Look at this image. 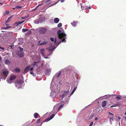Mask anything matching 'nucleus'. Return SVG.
<instances>
[{"label":"nucleus","mask_w":126,"mask_h":126,"mask_svg":"<svg viewBox=\"0 0 126 126\" xmlns=\"http://www.w3.org/2000/svg\"><path fill=\"white\" fill-rule=\"evenodd\" d=\"M47 49L49 51H51L53 49V48H51L50 47L48 48H47Z\"/></svg>","instance_id":"a878e982"},{"label":"nucleus","mask_w":126,"mask_h":126,"mask_svg":"<svg viewBox=\"0 0 126 126\" xmlns=\"http://www.w3.org/2000/svg\"><path fill=\"white\" fill-rule=\"evenodd\" d=\"M93 124V122H92L89 125V126H92V125Z\"/></svg>","instance_id":"79ce46f5"},{"label":"nucleus","mask_w":126,"mask_h":126,"mask_svg":"<svg viewBox=\"0 0 126 126\" xmlns=\"http://www.w3.org/2000/svg\"><path fill=\"white\" fill-rule=\"evenodd\" d=\"M36 62H34V63L32 65L33 66H36L37 67L38 66V65L37 64H36Z\"/></svg>","instance_id":"473e14b6"},{"label":"nucleus","mask_w":126,"mask_h":126,"mask_svg":"<svg viewBox=\"0 0 126 126\" xmlns=\"http://www.w3.org/2000/svg\"><path fill=\"white\" fill-rule=\"evenodd\" d=\"M61 74V72H59V73L58 74V75L57 76V78H58V77L60 76V75Z\"/></svg>","instance_id":"ea45409f"},{"label":"nucleus","mask_w":126,"mask_h":126,"mask_svg":"<svg viewBox=\"0 0 126 126\" xmlns=\"http://www.w3.org/2000/svg\"><path fill=\"white\" fill-rule=\"evenodd\" d=\"M47 30V29L46 28L44 27H42L40 28L39 32L41 33L44 34L46 33Z\"/></svg>","instance_id":"7ed1b4c3"},{"label":"nucleus","mask_w":126,"mask_h":126,"mask_svg":"<svg viewBox=\"0 0 126 126\" xmlns=\"http://www.w3.org/2000/svg\"><path fill=\"white\" fill-rule=\"evenodd\" d=\"M113 117H110V121L111 124H112V122L113 121Z\"/></svg>","instance_id":"393cba45"},{"label":"nucleus","mask_w":126,"mask_h":126,"mask_svg":"<svg viewBox=\"0 0 126 126\" xmlns=\"http://www.w3.org/2000/svg\"><path fill=\"white\" fill-rule=\"evenodd\" d=\"M15 70L17 72H20V70L19 68H16Z\"/></svg>","instance_id":"dca6fc26"},{"label":"nucleus","mask_w":126,"mask_h":126,"mask_svg":"<svg viewBox=\"0 0 126 126\" xmlns=\"http://www.w3.org/2000/svg\"><path fill=\"white\" fill-rule=\"evenodd\" d=\"M107 103V101H103L102 102V106L103 108H104L105 107L106 104Z\"/></svg>","instance_id":"9d476101"},{"label":"nucleus","mask_w":126,"mask_h":126,"mask_svg":"<svg viewBox=\"0 0 126 126\" xmlns=\"http://www.w3.org/2000/svg\"><path fill=\"white\" fill-rule=\"evenodd\" d=\"M54 43L55 44L56 43V38H55Z\"/></svg>","instance_id":"a18cd8bd"},{"label":"nucleus","mask_w":126,"mask_h":126,"mask_svg":"<svg viewBox=\"0 0 126 126\" xmlns=\"http://www.w3.org/2000/svg\"><path fill=\"white\" fill-rule=\"evenodd\" d=\"M1 49L2 50H4V48L3 47H2L1 48Z\"/></svg>","instance_id":"6e6d98bb"},{"label":"nucleus","mask_w":126,"mask_h":126,"mask_svg":"<svg viewBox=\"0 0 126 126\" xmlns=\"http://www.w3.org/2000/svg\"><path fill=\"white\" fill-rule=\"evenodd\" d=\"M5 25L7 27L9 25V24H7V23H6V22Z\"/></svg>","instance_id":"8fccbe9b"},{"label":"nucleus","mask_w":126,"mask_h":126,"mask_svg":"<svg viewBox=\"0 0 126 126\" xmlns=\"http://www.w3.org/2000/svg\"><path fill=\"white\" fill-rule=\"evenodd\" d=\"M98 118L97 117H96V118H95V121H96V120H98Z\"/></svg>","instance_id":"864d4df0"},{"label":"nucleus","mask_w":126,"mask_h":126,"mask_svg":"<svg viewBox=\"0 0 126 126\" xmlns=\"http://www.w3.org/2000/svg\"><path fill=\"white\" fill-rule=\"evenodd\" d=\"M0 126H3V125H0Z\"/></svg>","instance_id":"680f3d73"},{"label":"nucleus","mask_w":126,"mask_h":126,"mask_svg":"<svg viewBox=\"0 0 126 126\" xmlns=\"http://www.w3.org/2000/svg\"><path fill=\"white\" fill-rule=\"evenodd\" d=\"M30 65L26 67L24 70V71L25 73H26L28 72V71L29 70L30 68Z\"/></svg>","instance_id":"6e6552de"},{"label":"nucleus","mask_w":126,"mask_h":126,"mask_svg":"<svg viewBox=\"0 0 126 126\" xmlns=\"http://www.w3.org/2000/svg\"><path fill=\"white\" fill-rule=\"evenodd\" d=\"M14 47V46L13 45H11L10 46V48L11 49H13V47Z\"/></svg>","instance_id":"49530a36"},{"label":"nucleus","mask_w":126,"mask_h":126,"mask_svg":"<svg viewBox=\"0 0 126 126\" xmlns=\"http://www.w3.org/2000/svg\"><path fill=\"white\" fill-rule=\"evenodd\" d=\"M116 107L117 106H119L120 105V103L119 102H118L116 103V104H115Z\"/></svg>","instance_id":"e433bc0d"},{"label":"nucleus","mask_w":126,"mask_h":126,"mask_svg":"<svg viewBox=\"0 0 126 126\" xmlns=\"http://www.w3.org/2000/svg\"><path fill=\"white\" fill-rule=\"evenodd\" d=\"M54 21L55 23H57L59 21V19L58 18H55L54 19Z\"/></svg>","instance_id":"9b49d317"},{"label":"nucleus","mask_w":126,"mask_h":126,"mask_svg":"<svg viewBox=\"0 0 126 126\" xmlns=\"http://www.w3.org/2000/svg\"><path fill=\"white\" fill-rule=\"evenodd\" d=\"M50 72V70L49 69H48L46 70L45 71V73L46 75L48 74Z\"/></svg>","instance_id":"2eb2a0df"},{"label":"nucleus","mask_w":126,"mask_h":126,"mask_svg":"<svg viewBox=\"0 0 126 126\" xmlns=\"http://www.w3.org/2000/svg\"><path fill=\"white\" fill-rule=\"evenodd\" d=\"M23 83V82L21 80H17L16 82H15L16 87H17L18 85H21Z\"/></svg>","instance_id":"20e7f679"},{"label":"nucleus","mask_w":126,"mask_h":126,"mask_svg":"<svg viewBox=\"0 0 126 126\" xmlns=\"http://www.w3.org/2000/svg\"><path fill=\"white\" fill-rule=\"evenodd\" d=\"M3 3L1 2H0V5H3Z\"/></svg>","instance_id":"5fc2aeb1"},{"label":"nucleus","mask_w":126,"mask_h":126,"mask_svg":"<svg viewBox=\"0 0 126 126\" xmlns=\"http://www.w3.org/2000/svg\"><path fill=\"white\" fill-rule=\"evenodd\" d=\"M118 119H119V120H120V119L121 118H120V117H118Z\"/></svg>","instance_id":"4d7b16f0"},{"label":"nucleus","mask_w":126,"mask_h":126,"mask_svg":"<svg viewBox=\"0 0 126 126\" xmlns=\"http://www.w3.org/2000/svg\"><path fill=\"white\" fill-rule=\"evenodd\" d=\"M9 11H6L5 13H4V15H7L9 14Z\"/></svg>","instance_id":"f704fd0d"},{"label":"nucleus","mask_w":126,"mask_h":126,"mask_svg":"<svg viewBox=\"0 0 126 126\" xmlns=\"http://www.w3.org/2000/svg\"><path fill=\"white\" fill-rule=\"evenodd\" d=\"M33 67H32L30 69V71H32V70H33Z\"/></svg>","instance_id":"09e8293b"},{"label":"nucleus","mask_w":126,"mask_h":126,"mask_svg":"<svg viewBox=\"0 0 126 126\" xmlns=\"http://www.w3.org/2000/svg\"><path fill=\"white\" fill-rule=\"evenodd\" d=\"M29 30L28 29H22V32H24Z\"/></svg>","instance_id":"412c9836"},{"label":"nucleus","mask_w":126,"mask_h":126,"mask_svg":"<svg viewBox=\"0 0 126 126\" xmlns=\"http://www.w3.org/2000/svg\"><path fill=\"white\" fill-rule=\"evenodd\" d=\"M70 85H68L66 86L67 89L69 91V90L70 89Z\"/></svg>","instance_id":"2f4dec72"},{"label":"nucleus","mask_w":126,"mask_h":126,"mask_svg":"<svg viewBox=\"0 0 126 126\" xmlns=\"http://www.w3.org/2000/svg\"><path fill=\"white\" fill-rule=\"evenodd\" d=\"M41 41H39L38 42V44H39V45L41 46L46 45L47 44V41H45L43 42H42L40 43Z\"/></svg>","instance_id":"0eeeda50"},{"label":"nucleus","mask_w":126,"mask_h":126,"mask_svg":"<svg viewBox=\"0 0 126 126\" xmlns=\"http://www.w3.org/2000/svg\"><path fill=\"white\" fill-rule=\"evenodd\" d=\"M63 105L62 104V105H60L59 107L58 110H59L61 108L63 107Z\"/></svg>","instance_id":"c756f323"},{"label":"nucleus","mask_w":126,"mask_h":126,"mask_svg":"<svg viewBox=\"0 0 126 126\" xmlns=\"http://www.w3.org/2000/svg\"><path fill=\"white\" fill-rule=\"evenodd\" d=\"M10 21L11 20L10 17L7 20V21H6V23H7L9 22H10Z\"/></svg>","instance_id":"72a5a7b5"},{"label":"nucleus","mask_w":126,"mask_h":126,"mask_svg":"<svg viewBox=\"0 0 126 126\" xmlns=\"http://www.w3.org/2000/svg\"><path fill=\"white\" fill-rule=\"evenodd\" d=\"M43 5V4H39L37 7V8L38 7H39L41 6L42 5Z\"/></svg>","instance_id":"de8ad7c7"},{"label":"nucleus","mask_w":126,"mask_h":126,"mask_svg":"<svg viewBox=\"0 0 126 126\" xmlns=\"http://www.w3.org/2000/svg\"><path fill=\"white\" fill-rule=\"evenodd\" d=\"M62 26V24L61 23H59L57 25V27L59 28H60Z\"/></svg>","instance_id":"bb28decb"},{"label":"nucleus","mask_w":126,"mask_h":126,"mask_svg":"<svg viewBox=\"0 0 126 126\" xmlns=\"http://www.w3.org/2000/svg\"><path fill=\"white\" fill-rule=\"evenodd\" d=\"M61 41H60V42H58L57 44H58V45H59L61 43Z\"/></svg>","instance_id":"603ef678"},{"label":"nucleus","mask_w":126,"mask_h":126,"mask_svg":"<svg viewBox=\"0 0 126 126\" xmlns=\"http://www.w3.org/2000/svg\"><path fill=\"white\" fill-rule=\"evenodd\" d=\"M24 21H22L20 22H16L14 24L15 25H16V26H17L18 25L21 24L23 23Z\"/></svg>","instance_id":"f8f14e48"},{"label":"nucleus","mask_w":126,"mask_h":126,"mask_svg":"<svg viewBox=\"0 0 126 126\" xmlns=\"http://www.w3.org/2000/svg\"><path fill=\"white\" fill-rule=\"evenodd\" d=\"M51 119H50V118L49 117H48L45 120V121L47 122L49 121Z\"/></svg>","instance_id":"7c9ffc66"},{"label":"nucleus","mask_w":126,"mask_h":126,"mask_svg":"<svg viewBox=\"0 0 126 126\" xmlns=\"http://www.w3.org/2000/svg\"><path fill=\"white\" fill-rule=\"evenodd\" d=\"M30 73L33 76H35V75L34 74V73L32 71H30Z\"/></svg>","instance_id":"c85d7f7f"},{"label":"nucleus","mask_w":126,"mask_h":126,"mask_svg":"<svg viewBox=\"0 0 126 126\" xmlns=\"http://www.w3.org/2000/svg\"><path fill=\"white\" fill-rule=\"evenodd\" d=\"M39 115L37 113H34V116L35 118H37V117Z\"/></svg>","instance_id":"a211bd4d"},{"label":"nucleus","mask_w":126,"mask_h":126,"mask_svg":"<svg viewBox=\"0 0 126 126\" xmlns=\"http://www.w3.org/2000/svg\"><path fill=\"white\" fill-rule=\"evenodd\" d=\"M55 115L54 114H52L49 117L50 118V119H51L54 117Z\"/></svg>","instance_id":"4be33fe9"},{"label":"nucleus","mask_w":126,"mask_h":126,"mask_svg":"<svg viewBox=\"0 0 126 126\" xmlns=\"http://www.w3.org/2000/svg\"><path fill=\"white\" fill-rule=\"evenodd\" d=\"M21 85H18L17 86V87H16L18 89V88H19L20 87H21Z\"/></svg>","instance_id":"37998d69"},{"label":"nucleus","mask_w":126,"mask_h":126,"mask_svg":"<svg viewBox=\"0 0 126 126\" xmlns=\"http://www.w3.org/2000/svg\"><path fill=\"white\" fill-rule=\"evenodd\" d=\"M116 99L117 100H119L121 99V97L119 96H117L116 97Z\"/></svg>","instance_id":"c9c22d12"},{"label":"nucleus","mask_w":126,"mask_h":126,"mask_svg":"<svg viewBox=\"0 0 126 126\" xmlns=\"http://www.w3.org/2000/svg\"><path fill=\"white\" fill-rule=\"evenodd\" d=\"M116 107V105H115V104L114 105H112L111 106H110L111 108L113 107Z\"/></svg>","instance_id":"a19ab883"},{"label":"nucleus","mask_w":126,"mask_h":126,"mask_svg":"<svg viewBox=\"0 0 126 126\" xmlns=\"http://www.w3.org/2000/svg\"><path fill=\"white\" fill-rule=\"evenodd\" d=\"M1 47L0 46V48L1 49Z\"/></svg>","instance_id":"e2e57ef3"},{"label":"nucleus","mask_w":126,"mask_h":126,"mask_svg":"<svg viewBox=\"0 0 126 126\" xmlns=\"http://www.w3.org/2000/svg\"><path fill=\"white\" fill-rule=\"evenodd\" d=\"M16 78V76L14 75H12L11 76L9 79L7 80V82L9 83H11L12 82V81L14 80Z\"/></svg>","instance_id":"f03ea898"},{"label":"nucleus","mask_w":126,"mask_h":126,"mask_svg":"<svg viewBox=\"0 0 126 126\" xmlns=\"http://www.w3.org/2000/svg\"><path fill=\"white\" fill-rule=\"evenodd\" d=\"M44 49H42L40 50V52L41 54L43 56H44L45 55V53L44 52Z\"/></svg>","instance_id":"ddd939ff"},{"label":"nucleus","mask_w":126,"mask_h":126,"mask_svg":"<svg viewBox=\"0 0 126 126\" xmlns=\"http://www.w3.org/2000/svg\"><path fill=\"white\" fill-rule=\"evenodd\" d=\"M1 58L0 57V61H1Z\"/></svg>","instance_id":"13d9d810"},{"label":"nucleus","mask_w":126,"mask_h":126,"mask_svg":"<svg viewBox=\"0 0 126 126\" xmlns=\"http://www.w3.org/2000/svg\"><path fill=\"white\" fill-rule=\"evenodd\" d=\"M124 114L126 115V111L125 113Z\"/></svg>","instance_id":"052dcab7"},{"label":"nucleus","mask_w":126,"mask_h":126,"mask_svg":"<svg viewBox=\"0 0 126 126\" xmlns=\"http://www.w3.org/2000/svg\"><path fill=\"white\" fill-rule=\"evenodd\" d=\"M76 87H75L74 88L73 90L72 91L70 95H71L73 94V93H74V92H75V91L76 90Z\"/></svg>","instance_id":"aec40b11"},{"label":"nucleus","mask_w":126,"mask_h":126,"mask_svg":"<svg viewBox=\"0 0 126 126\" xmlns=\"http://www.w3.org/2000/svg\"><path fill=\"white\" fill-rule=\"evenodd\" d=\"M20 57H22L24 56L23 53L21 52H19L17 54Z\"/></svg>","instance_id":"1a4fd4ad"},{"label":"nucleus","mask_w":126,"mask_h":126,"mask_svg":"<svg viewBox=\"0 0 126 126\" xmlns=\"http://www.w3.org/2000/svg\"><path fill=\"white\" fill-rule=\"evenodd\" d=\"M50 39L51 40V41L52 42H53L54 41V39L53 38H50Z\"/></svg>","instance_id":"c03bdc74"},{"label":"nucleus","mask_w":126,"mask_h":126,"mask_svg":"<svg viewBox=\"0 0 126 126\" xmlns=\"http://www.w3.org/2000/svg\"><path fill=\"white\" fill-rule=\"evenodd\" d=\"M41 119V118H40L38 119L37 121H36V123H39L40 121V120Z\"/></svg>","instance_id":"cd10ccee"},{"label":"nucleus","mask_w":126,"mask_h":126,"mask_svg":"<svg viewBox=\"0 0 126 126\" xmlns=\"http://www.w3.org/2000/svg\"><path fill=\"white\" fill-rule=\"evenodd\" d=\"M109 114L110 115H112V117H113V116L114 115V114L111 112H109Z\"/></svg>","instance_id":"58836bf2"},{"label":"nucleus","mask_w":126,"mask_h":126,"mask_svg":"<svg viewBox=\"0 0 126 126\" xmlns=\"http://www.w3.org/2000/svg\"><path fill=\"white\" fill-rule=\"evenodd\" d=\"M72 25L74 26H75L76 25V22L75 21H73V23H71Z\"/></svg>","instance_id":"b1692460"},{"label":"nucleus","mask_w":126,"mask_h":126,"mask_svg":"<svg viewBox=\"0 0 126 126\" xmlns=\"http://www.w3.org/2000/svg\"><path fill=\"white\" fill-rule=\"evenodd\" d=\"M9 71L8 70H6L3 72L2 74L4 76L7 77L8 75Z\"/></svg>","instance_id":"423d86ee"},{"label":"nucleus","mask_w":126,"mask_h":126,"mask_svg":"<svg viewBox=\"0 0 126 126\" xmlns=\"http://www.w3.org/2000/svg\"><path fill=\"white\" fill-rule=\"evenodd\" d=\"M32 33V32L31 31H30L27 32L26 33V35H29L30 34Z\"/></svg>","instance_id":"6ab92c4d"},{"label":"nucleus","mask_w":126,"mask_h":126,"mask_svg":"<svg viewBox=\"0 0 126 126\" xmlns=\"http://www.w3.org/2000/svg\"><path fill=\"white\" fill-rule=\"evenodd\" d=\"M22 18V19H24L25 18H23V17H21Z\"/></svg>","instance_id":"bf43d9fd"},{"label":"nucleus","mask_w":126,"mask_h":126,"mask_svg":"<svg viewBox=\"0 0 126 126\" xmlns=\"http://www.w3.org/2000/svg\"><path fill=\"white\" fill-rule=\"evenodd\" d=\"M5 63L7 65H9L10 63V61L8 59H6L5 61Z\"/></svg>","instance_id":"4468645a"},{"label":"nucleus","mask_w":126,"mask_h":126,"mask_svg":"<svg viewBox=\"0 0 126 126\" xmlns=\"http://www.w3.org/2000/svg\"><path fill=\"white\" fill-rule=\"evenodd\" d=\"M22 7V6H21L19 5H18L17 6H15V7L16 9H20Z\"/></svg>","instance_id":"5701e85b"},{"label":"nucleus","mask_w":126,"mask_h":126,"mask_svg":"<svg viewBox=\"0 0 126 126\" xmlns=\"http://www.w3.org/2000/svg\"><path fill=\"white\" fill-rule=\"evenodd\" d=\"M2 32H4V31H2Z\"/></svg>","instance_id":"0e129e2a"},{"label":"nucleus","mask_w":126,"mask_h":126,"mask_svg":"<svg viewBox=\"0 0 126 126\" xmlns=\"http://www.w3.org/2000/svg\"><path fill=\"white\" fill-rule=\"evenodd\" d=\"M18 48H19V49L20 51H23V48L20 47H19Z\"/></svg>","instance_id":"4c0bfd02"},{"label":"nucleus","mask_w":126,"mask_h":126,"mask_svg":"<svg viewBox=\"0 0 126 126\" xmlns=\"http://www.w3.org/2000/svg\"><path fill=\"white\" fill-rule=\"evenodd\" d=\"M61 31L60 30H59L57 32V35H58V38L60 39L63 38L62 41V42H65L66 41L65 40L64 37L66 36V34L63 33H61Z\"/></svg>","instance_id":"f257e3e1"},{"label":"nucleus","mask_w":126,"mask_h":126,"mask_svg":"<svg viewBox=\"0 0 126 126\" xmlns=\"http://www.w3.org/2000/svg\"><path fill=\"white\" fill-rule=\"evenodd\" d=\"M11 27H10V26H7L6 27H1V30L7 29H8L10 28H11Z\"/></svg>","instance_id":"f3484780"},{"label":"nucleus","mask_w":126,"mask_h":126,"mask_svg":"<svg viewBox=\"0 0 126 126\" xmlns=\"http://www.w3.org/2000/svg\"><path fill=\"white\" fill-rule=\"evenodd\" d=\"M69 93V91L67 90L66 91H64V93L62 95H60V97H61L62 98H64L66 95L68 94Z\"/></svg>","instance_id":"39448f33"},{"label":"nucleus","mask_w":126,"mask_h":126,"mask_svg":"<svg viewBox=\"0 0 126 126\" xmlns=\"http://www.w3.org/2000/svg\"><path fill=\"white\" fill-rule=\"evenodd\" d=\"M60 1L61 2H64V0H60Z\"/></svg>","instance_id":"3c124183"}]
</instances>
